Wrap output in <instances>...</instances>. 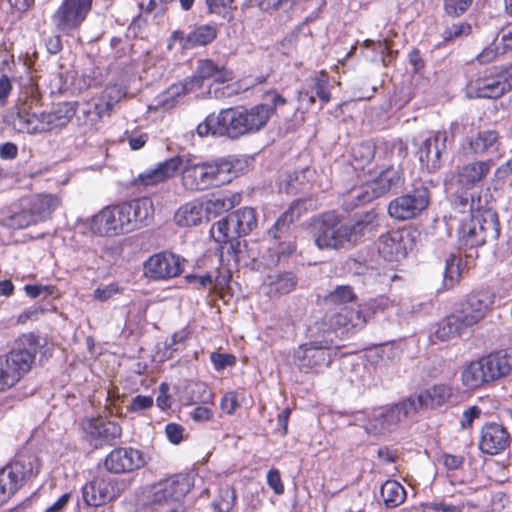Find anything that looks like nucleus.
I'll return each mask as SVG.
<instances>
[{"label":"nucleus","mask_w":512,"mask_h":512,"mask_svg":"<svg viewBox=\"0 0 512 512\" xmlns=\"http://www.w3.org/2000/svg\"><path fill=\"white\" fill-rule=\"evenodd\" d=\"M286 99L275 90L267 91L263 102L249 108L231 107L222 109L217 115L210 114L198 124L196 132L200 137L226 136L237 139L263 129L276 114Z\"/></svg>","instance_id":"f257e3e1"},{"label":"nucleus","mask_w":512,"mask_h":512,"mask_svg":"<svg viewBox=\"0 0 512 512\" xmlns=\"http://www.w3.org/2000/svg\"><path fill=\"white\" fill-rule=\"evenodd\" d=\"M179 160L182 184L190 191H203L211 186L229 183L238 175L240 161L220 158L211 162H200L188 156H176Z\"/></svg>","instance_id":"f03ea898"},{"label":"nucleus","mask_w":512,"mask_h":512,"mask_svg":"<svg viewBox=\"0 0 512 512\" xmlns=\"http://www.w3.org/2000/svg\"><path fill=\"white\" fill-rule=\"evenodd\" d=\"M463 206L461 212L471 213L469 220H463L458 229V242L461 247H477L487 240H496L499 236L498 216L491 208H484L481 199L471 196L460 197Z\"/></svg>","instance_id":"7ed1b4c3"},{"label":"nucleus","mask_w":512,"mask_h":512,"mask_svg":"<svg viewBox=\"0 0 512 512\" xmlns=\"http://www.w3.org/2000/svg\"><path fill=\"white\" fill-rule=\"evenodd\" d=\"M374 214L352 225L342 223L335 214H325L315 222V244L320 249H342L353 246L372 230Z\"/></svg>","instance_id":"20e7f679"},{"label":"nucleus","mask_w":512,"mask_h":512,"mask_svg":"<svg viewBox=\"0 0 512 512\" xmlns=\"http://www.w3.org/2000/svg\"><path fill=\"white\" fill-rule=\"evenodd\" d=\"M192 487L189 474H176L152 484L146 491L144 512H184L182 500Z\"/></svg>","instance_id":"39448f33"},{"label":"nucleus","mask_w":512,"mask_h":512,"mask_svg":"<svg viewBox=\"0 0 512 512\" xmlns=\"http://www.w3.org/2000/svg\"><path fill=\"white\" fill-rule=\"evenodd\" d=\"M512 372V352L498 351L463 366L461 382L470 390L497 381Z\"/></svg>","instance_id":"423d86ee"},{"label":"nucleus","mask_w":512,"mask_h":512,"mask_svg":"<svg viewBox=\"0 0 512 512\" xmlns=\"http://www.w3.org/2000/svg\"><path fill=\"white\" fill-rule=\"evenodd\" d=\"M37 346L33 335H23L8 354L0 356V392L13 387L30 371Z\"/></svg>","instance_id":"0eeeda50"},{"label":"nucleus","mask_w":512,"mask_h":512,"mask_svg":"<svg viewBox=\"0 0 512 512\" xmlns=\"http://www.w3.org/2000/svg\"><path fill=\"white\" fill-rule=\"evenodd\" d=\"M39 461L31 456H19L0 470V505L5 503L20 487L39 473Z\"/></svg>","instance_id":"6e6552de"},{"label":"nucleus","mask_w":512,"mask_h":512,"mask_svg":"<svg viewBox=\"0 0 512 512\" xmlns=\"http://www.w3.org/2000/svg\"><path fill=\"white\" fill-rule=\"evenodd\" d=\"M256 225L255 210L245 207L216 222L210 232L216 242L228 243L249 234Z\"/></svg>","instance_id":"1a4fd4ad"},{"label":"nucleus","mask_w":512,"mask_h":512,"mask_svg":"<svg viewBox=\"0 0 512 512\" xmlns=\"http://www.w3.org/2000/svg\"><path fill=\"white\" fill-rule=\"evenodd\" d=\"M299 206L300 202L293 204L277 219L274 226L269 230V234L278 242L268 249L267 265H277L282 259L295 252V243L290 236H287V231L289 225L300 215Z\"/></svg>","instance_id":"9d476101"},{"label":"nucleus","mask_w":512,"mask_h":512,"mask_svg":"<svg viewBox=\"0 0 512 512\" xmlns=\"http://www.w3.org/2000/svg\"><path fill=\"white\" fill-rule=\"evenodd\" d=\"M414 413L413 402L406 399L391 407L373 410L363 426L368 433L384 434L396 429L400 422Z\"/></svg>","instance_id":"9b49d317"},{"label":"nucleus","mask_w":512,"mask_h":512,"mask_svg":"<svg viewBox=\"0 0 512 512\" xmlns=\"http://www.w3.org/2000/svg\"><path fill=\"white\" fill-rule=\"evenodd\" d=\"M375 312L374 303H365L356 308L343 307L329 317V327L341 336L353 334L362 329Z\"/></svg>","instance_id":"f8f14e48"},{"label":"nucleus","mask_w":512,"mask_h":512,"mask_svg":"<svg viewBox=\"0 0 512 512\" xmlns=\"http://www.w3.org/2000/svg\"><path fill=\"white\" fill-rule=\"evenodd\" d=\"M430 197V191L426 186L415 187L391 200L388 205V214L400 221L412 219L429 206Z\"/></svg>","instance_id":"ddd939ff"},{"label":"nucleus","mask_w":512,"mask_h":512,"mask_svg":"<svg viewBox=\"0 0 512 512\" xmlns=\"http://www.w3.org/2000/svg\"><path fill=\"white\" fill-rule=\"evenodd\" d=\"M493 304L494 295L491 292L472 293L459 303L455 315L466 329L471 328L487 317Z\"/></svg>","instance_id":"4468645a"},{"label":"nucleus","mask_w":512,"mask_h":512,"mask_svg":"<svg viewBox=\"0 0 512 512\" xmlns=\"http://www.w3.org/2000/svg\"><path fill=\"white\" fill-rule=\"evenodd\" d=\"M400 183V175L394 167L370 174L369 179L358 189L352 191L358 204H365L386 194L393 186Z\"/></svg>","instance_id":"2eb2a0df"},{"label":"nucleus","mask_w":512,"mask_h":512,"mask_svg":"<svg viewBox=\"0 0 512 512\" xmlns=\"http://www.w3.org/2000/svg\"><path fill=\"white\" fill-rule=\"evenodd\" d=\"M93 0H63L53 15L56 28L70 34L85 21L92 7Z\"/></svg>","instance_id":"dca6fc26"},{"label":"nucleus","mask_w":512,"mask_h":512,"mask_svg":"<svg viewBox=\"0 0 512 512\" xmlns=\"http://www.w3.org/2000/svg\"><path fill=\"white\" fill-rule=\"evenodd\" d=\"M331 362L328 341L300 345L293 355V363L302 372H319Z\"/></svg>","instance_id":"f3484780"},{"label":"nucleus","mask_w":512,"mask_h":512,"mask_svg":"<svg viewBox=\"0 0 512 512\" xmlns=\"http://www.w3.org/2000/svg\"><path fill=\"white\" fill-rule=\"evenodd\" d=\"M119 495L118 482L109 475L97 476L82 487V498L88 506L104 505Z\"/></svg>","instance_id":"a211bd4d"},{"label":"nucleus","mask_w":512,"mask_h":512,"mask_svg":"<svg viewBox=\"0 0 512 512\" xmlns=\"http://www.w3.org/2000/svg\"><path fill=\"white\" fill-rule=\"evenodd\" d=\"M91 228L102 236H117L131 232L120 204L103 208L93 216Z\"/></svg>","instance_id":"6ab92c4d"},{"label":"nucleus","mask_w":512,"mask_h":512,"mask_svg":"<svg viewBox=\"0 0 512 512\" xmlns=\"http://www.w3.org/2000/svg\"><path fill=\"white\" fill-rule=\"evenodd\" d=\"M184 260L170 252H160L149 257L144 264L145 275L155 280L178 276L183 270Z\"/></svg>","instance_id":"aec40b11"},{"label":"nucleus","mask_w":512,"mask_h":512,"mask_svg":"<svg viewBox=\"0 0 512 512\" xmlns=\"http://www.w3.org/2000/svg\"><path fill=\"white\" fill-rule=\"evenodd\" d=\"M447 134L436 131L429 134L421 143L417 155L421 166L428 172H435L441 167V156L446 149Z\"/></svg>","instance_id":"412c9836"},{"label":"nucleus","mask_w":512,"mask_h":512,"mask_svg":"<svg viewBox=\"0 0 512 512\" xmlns=\"http://www.w3.org/2000/svg\"><path fill=\"white\" fill-rule=\"evenodd\" d=\"M511 442L507 429L500 423H486L480 431L479 449L487 455H498L504 452Z\"/></svg>","instance_id":"4be33fe9"},{"label":"nucleus","mask_w":512,"mask_h":512,"mask_svg":"<svg viewBox=\"0 0 512 512\" xmlns=\"http://www.w3.org/2000/svg\"><path fill=\"white\" fill-rule=\"evenodd\" d=\"M467 96L470 98H498L506 90L495 68L481 73L475 79H471L466 86Z\"/></svg>","instance_id":"5701e85b"},{"label":"nucleus","mask_w":512,"mask_h":512,"mask_svg":"<svg viewBox=\"0 0 512 512\" xmlns=\"http://www.w3.org/2000/svg\"><path fill=\"white\" fill-rule=\"evenodd\" d=\"M145 464V454L131 447L114 449L105 459V467L113 473L131 472L140 469Z\"/></svg>","instance_id":"b1692460"},{"label":"nucleus","mask_w":512,"mask_h":512,"mask_svg":"<svg viewBox=\"0 0 512 512\" xmlns=\"http://www.w3.org/2000/svg\"><path fill=\"white\" fill-rule=\"evenodd\" d=\"M129 228L132 231L148 225L154 216V204L150 197L144 196L120 203Z\"/></svg>","instance_id":"393cba45"},{"label":"nucleus","mask_w":512,"mask_h":512,"mask_svg":"<svg viewBox=\"0 0 512 512\" xmlns=\"http://www.w3.org/2000/svg\"><path fill=\"white\" fill-rule=\"evenodd\" d=\"M81 428L90 441L110 442L120 437L121 427L115 421L104 417H88L81 421Z\"/></svg>","instance_id":"a878e982"},{"label":"nucleus","mask_w":512,"mask_h":512,"mask_svg":"<svg viewBox=\"0 0 512 512\" xmlns=\"http://www.w3.org/2000/svg\"><path fill=\"white\" fill-rule=\"evenodd\" d=\"M461 150L466 155L488 154L492 157H499L498 134L494 130H486L479 132L476 136L467 137L461 144Z\"/></svg>","instance_id":"bb28decb"},{"label":"nucleus","mask_w":512,"mask_h":512,"mask_svg":"<svg viewBox=\"0 0 512 512\" xmlns=\"http://www.w3.org/2000/svg\"><path fill=\"white\" fill-rule=\"evenodd\" d=\"M209 79L218 83H224L232 79V72L224 66H218L209 59L198 61L195 74L188 78L191 85L198 92L202 89L204 81Z\"/></svg>","instance_id":"cd10ccee"},{"label":"nucleus","mask_w":512,"mask_h":512,"mask_svg":"<svg viewBox=\"0 0 512 512\" xmlns=\"http://www.w3.org/2000/svg\"><path fill=\"white\" fill-rule=\"evenodd\" d=\"M403 230H391L382 234L377 241L379 254L387 261H399L406 256L407 246Z\"/></svg>","instance_id":"c85d7f7f"},{"label":"nucleus","mask_w":512,"mask_h":512,"mask_svg":"<svg viewBox=\"0 0 512 512\" xmlns=\"http://www.w3.org/2000/svg\"><path fill=\"white\" fill-rule=\"evenodd\" d=\"M12 124L14 129L22 133L39 134L46 132L43 113H31L26 103L17 106Z\"/></svg>","instance_id":"c756f323"},{"label":"nucleus","mask_w":512,"mask_h":512,"mask_svg":"<svg viewBox=\"0 0 512 512\" xmlns=\"http://www.w3.org/2000/svg\"><path fill=\"white\" fill-rule=\"evenodd\" d=\"M179 160L176 157L159 163L155 168L148 169L139 174L135 183L143 186H153L173 177L178 171Z\"/></svg>","instance_id":"7c9ffc66"},{"label":"nucleus","mask_w":512,"mask_h":512,"mask_svg":"<svg viewBox=\"0 0 512 512\" xmlns=\"http://www.w3.org/2000/svg\"><path fill=\"white\" fill-rule=\"evenodd\" d=\"M296 284L288 272H271L263 280L261 291L270 298L280 297L291 292Z\"/></svg>","instance_id":"2f4dec72"},{"label":"nucleus","mask_w":512,"mask_h":512,"mask_svg":"<svg viewBox=\"0 0 512 512\" xmlns=\"http://www.w3.org/2000/svg\"><path fill=\"white\" fill-rule=\"evenodd\" d=\"M451 394L450 387L440 384L422 391L415 398L410 397L407 400L413 402L416 412L418 408H434L441 406L450 398Z\"/></svg>","instance_id":"473e14b6"},{"label":"nucleus","mask_w":512,"mask_h":512,"mask_svg":"<svg viewBox=\"0 0 512 512\" xmlns=\"http://www.w3.org/2000/svg\"><path fill=\"white\" fill-rule=\"evenodd\" d=\"M27 208L30 209L36 222L46 220L53 211L60 205V199L57 195L40 194L25 199Z\"/></svg>","instance_id":"72a5a7b5"},{"label":"nucleus","mask_w":512,"mask_h":512,"mask_svg":"<svg viewBox=\"0 0 512 512\" xmlns=\"http://www.w3.org/2000/svg\"><path fill=\"white\" fill-rule=\"evenodd\" d=\"M206 218L208 217L205 208L199 201H191L183 204L174 214V221L179 227L196 226Z\"/></svg>","instance_id":"f704fd0d"},{"label":"nucleus","mask_w":512,"mask_h":512,"mask_svg":"<svg viewBox=\"0 0 512 512\" xmlns=\"http://www.w3.org/2000/svg\"><path fill=\"white\" fill-rule=\"evenodd\" d=\"M465 329L464 325L454 313L438 322L429 338L432 343L447 342L460 336Z\"/></svg>","instance_id":"c9c22d12"},{"label":"nucleus","mask_w":512,"mask_h":512,"mask_svg":"<svg viewBox=\"0 0 512 512\" xmlns=\"http://www.w3.org/2000/svg\"><path fill=\"white\" fill-rule=\"evenodd\" d=\"M329 79L325 72L319 73L312 80L311 89H303L298 93V100L301 104L307 103V106L315 102L317 96L323 104L330 101Z\"/></svg>","instance_id":"e433bc0d"},{"label":"nucleus","mask_w":512,"mask_h":512,"mask_svg":"<svg viewBox=\"0 0 512 512\" xmlns=\"http://www.w3.org/2000/svg\"><path fill=\"white\" fill-rule=\"evenodd\" d=\"M492 162L477 161L463 166L458 172V181L464 188H470L481 182L490 171Z\"/></svg>","instance_id":"4c0bfd02"},{"label":"nucleus","mask_w":512,"mask_h":512,"mask_svg":"<svg viewBox=\"0 0 512 512\" xmlns=\"http://www.w3.org/2000/svg\"><path fill=\"white\" fill-rule=\"evenodd\" d=\"M0 223L14 229H23L37 224L30 209L27 208L25 199L21 200L18 206H13L9 215L0 218Z\"/></svg>","instance_id":"58836bf2"},{"label":"nucleus","mask_w":512,"mask_h":512,"mask_svg":"<svg viewBox=\"0 0 512 512\" xmlns=\"http://www.w3.org/2000/svg\"><path fill=\"white\" fill-rule=\"evenodd\" d=\"M196 92L190 81L185 79L182 82L172 84L164 91L159 98V105L163 109H170L180 101L185 95Z\"/></svg>","instance_id":"ea45409f"},{"label":"nucleus","mask_w":512,"mask_h":512,"mask_svg":"<svg viewBox=\"0 0 512 512\" xmlns=\"http://www.w3.org/2000/svg\"><path fill=\"white\" fill-rule=\"evenodd\" d=\"M74 114L75 110L70 104H64L52 112H43L46 132L65 126L73 118Z\"/></svg>","instance_id":"a19ab883"},{"label":"nucleus","mask_w":512,"mask_h":512,"mask_svg":"<svg viewBox=\"0 0 512 512\" xmlns=\"http://www.w3.org/2000/svg\"><path fill=\"white\" fill-rule=\"evenodd\" d=\"M380 494L384 504L389 508L399 506L407 496L404 487L395 480L386 481L381 487Z\"/></svg>","instance_id":"79ce46f5"},{"label":"nucleus","mask_w":512,"mask_h":512,"mask_svg":"<svg viewBox=\"0 0 512 512\" xmlns=\"http://www.w3.org/2000/svg\"><path fill=\"white\" fill-rule=\"evenodd\" d=\"M238 199L237 195L231 193H221L214 195L206 203L205 212L206 215H218L232 209Z\"/></svg>","instance_id":"37998d69"},{"label":"nucleus","mask_w":512,"mask_h":512,"mask_svg":"<svg viewBox=\"0 0 512 512\" xmlns=\"http://www.w3.org/2000/svg\"><path fill=\"white\" fill-rule=\"evenodd\" d=\"M123 96L124 92L120 87L116 85L106 87L100 99V103L96 104L98 115L102 117L104 114H108Z\"/></svg>","instance_id":"c03bdc74"},{"label":"nucleus","mask_w":512,"mask_h":512,"mask_svg":"<svg viewBox=\"0 0 512 512\" xmlns=\"http://www.w3.org/2000/svg\"><path fill=\"white\" fill-rule=\"evenodd\" d=\"M217 32L213 26L201 25L188 33L187 43H190V49L196 46L207 45L216 38Z\"/></svg>","instance_id":"a18cd8bd"},{"label":"nucleus","mask_w":512,"mask_h":512,"mask_svg":"<svg viewBox=\"0 0 512 512\" xmlns=\"http://www.w3.org/2000/svg\"><path fill=\"white\" fill-rule=\"evenodd\" d=\"M461 272V259L451 255L445 263L443 287L446 290L453 288L459 282Z\"/></svg>","instance_id":"49530a36"},{"label":"nucleus","mask_w":512,"mask_h":512,"mask_svg":"<svg viewBox=\"0 0 512 512\" xmlns=\"http://www.w3.org/2000/svg\"><path fill=\"white\" fill-rule=\"evenodd\" d=\"M378 150V147H375L373 144L369 142H364L353 148V158L356 163V168L362 167L367 163H370L374 158V155Z\"/></svg>","instance_id":"de8ad7c7"},{"label":"nucleus","mask_w":512,"mask_h":512,"mask_svg":"<svg viewBox=\"0 0 512 512\" xmlns=\"http://www.w3.org/2000/svg\"><path fill=\"white\" fill-rule=\"evenodd\" d=\"M378 150L385 151L389 157L403 158L406 154V144L401 139L385 141L378 146Z\"/></svg>","instance_id":"09e8293b"},{"label":"nucleus","mask_w":512,"mask_h":512,"mask_svg":"<svg viewBox=\"0 0 512 512\" xmlns=\"http://www.w3.org/2000/svg\"><path fill=\"white\" fill-rule=\"evenodd\" d=\"M355 298V294L350 286H338L334 291H332L328 297L327 301L332 304H344L352 301Z\"/></svg>","instance_id":"8fccbe9b"},{"label":"nucleus","mask_w":512,"mask_h":512,"mask_svg":"<svg viewBox=\"0 0 512 512\" xmlns=\"http://www.w3.org/2000/svg\"><path fill=\"white\" fill-rule=\"evenodd\" d=\"M210 361L216 371H222L227 367H233L236 364V357L228 353L212 352Z\"/></svg>","instance_id":"3c124183"},{"label":"nucleus","mask_w":512,"mask_h":512,"mask_svg":"<svg viewBox=\"0 0 512 512\" xmlns=\"http://www.w3.org/2000/svg\"><path fill=\"white\" fill-rule=\"evenodd\" d=\"M122 289L117 283H110L96 288L93 292V298L100 302H105L114 296L120 294Z\"/></svg>","instance_id":"603ef678"},{"label":"nucleus","mask_w":512,"mask_h":512,"mask_svg":"<svg viewBox=\"0 0 512 512\" xmlns=\"http://www.w3.org/2000/svg\"><path fill=\"white\" fill-rule=\"evenodd\" d=\"M463 505L434 501L423 505V512H463Z\"/></svg>","instance_id":"864d4df0"},{"label":"nucleus","mask_w":512,"mask_h":512,"mask_svg":"<svg viewBox=\"0 0 512 512\" xmlns=\"http://www.w3.org/2000/svg\"><path fill=\"white\" fill-rule=\"evenodd\" d=\"M472 0H445L447 14L458 16L464 13L471 5Z\"/></svg>","instance_id":"5fc2aeb1"},{"label":"nucleus","mask_w":512,"mask_h":512,"mask_svg":"<svg viewBox=\"0 0 512 512\" xmlns=\"http://www.w3.org/2000/svg\"><path fill=\"white\" fill-rule=\"evenodd\" d=\"M153 397L148 395H137L135 396L130 405L128 406V410L130 412H141L150 408L153 405Z\"/></svg>","instance_id":"6e6d98bb"},{"label":"nucleus","mask_w":512,"mask_h":512,"mask_svg":"<svg viewBox=\"0 0 512 512\" xmlns=\"http://www.w3.org/2000/svg\"><path fill=\"white\" fill-rule=\"evenodd\" d=\"M220 407L226 414H233L239 407L238 395L235 392H227L221 399Z\"/></svg>","instance_id":"4d7b16f0"},{"label":"nucleus","mask_w":512,"mask_h":512,"mask_svg":"<svg viewBox=\"0 0 512 512\" xmlns=\"http://www.w3.org/2000/svg\"><path fill=\"white\" fill-rule=\"evenodd\" d=\"M72 499V492H65L49 504L44 512H64Z\"/></svg>","instance_id":"13d9d810"},{"label":"nucleus","mask_w":512,"mask_h":512,"mask_svg":"<svg viewBox=\"0 0 512 512\" xmlns=\"http://www.w3.org/2000/svg\"><path fill=\"white\" fill-rule=\"evenodd\" d=\"M267 483L277 495L284 493V485L280 472L277 469H270L267 473Z\"/></svg>","instance_id":"bf43d9fd"},{"label":"nucleus","mask_w":512,"mask_h":512,"mask_svg":"<svg viewBox=\"0 0 512 512\" xmlns=\"http://www.w3.org/2000/svg\"><path fill=\"white\" fill-rule=\"evenodd\" d=\"M165 433L172 444H179L183 440L184 428L176 423H169L165 427Z\"/></svg>","instance_id":"052dcab7"},{"label":"nucleus","mask_w":512,"mask_h":512,"mask_svg":"<svg viewBox=\"0 0 512 512\" xmlns=\"http://www.w3.org/2000/svg\"><path fill=\"white\" fill-rule=\"evenodd\" d=\"M186 281L189 284H194L197 288L212 290V273H206L204 275H187Z\"/></svg>","instance_id":"680f3d73"},{"label":"nucleus","mask_w":512,"mask_h":512,"mask_svg":"<svg viewBox=\"0 0 512 512\" xmlns=\"http://www.w3.org/2000/svg\"><path fill=\"white\" fill-rule=\"evenodd\" d=\"M190 417L194 422L204 423L212 419L213 411L207 406H197L190 412Z\"/></svg>","instance_id":"e2e57ef3"},{"label":"nucleus","mask_w":512,"mask_h":512,"mask_svg":"<svg viewBox=\"0 0 512 512\" xmlns=\"http://www.w3.org/2000/svg\"><path fill=\"white\" fill-rule=\"evenodd\" d=\"M481 413H482L481 409L477 406H472V407L468 408L467 410H465L462 414L461 421H460L462 428L466 429V428L471 427L473 421L475 419L479 418Z\"/></svg>","instance_id":"0e129e2a"},{"label":"nucleus","mask_w":512,"mask_h":512,"mask_svg":"<svg viewBox=\"0 0 512 512\" xmlns=\"http://www.w3.org/2000/svg\"><path fill=\"white\" fill-rule=\"evenodd\" d=\"M230 281V275L228 271L220 272L217 271L215 274L212 273V290L221 291L223 290Z\"/></svg>","instance_id":"69168bd1"},{"label":"nucleus","mask_w":512,"mask_h":512,"mask_svg":"<svg viewBox=\"0 0 512 512\" xmlns=\"http://www.w3.org/2000/svg\"><path fill=\"white\" fill-rule=\"evenodd\" d=\"M499 78L501 79L506 92L512 90V63L504 68H495Z\"/></svg>","instance_id":"338daca9"},{"label":"nucleus","mask_w":512,"mask_h":512,"mask_svg":"<svg viewBox=\"0 0 512 512\" xmlns=\"http://www.w3.org/2000/svg\"><path fill=\"white\" fill-rule=\"evenodd\" d=\"M499 53L498 47H496L495 44H492L483 49V51L478 54L477 59L480 63L486 64L493 61Z\"/></svg>","instance_id":"774afa93"}]
</instances>
